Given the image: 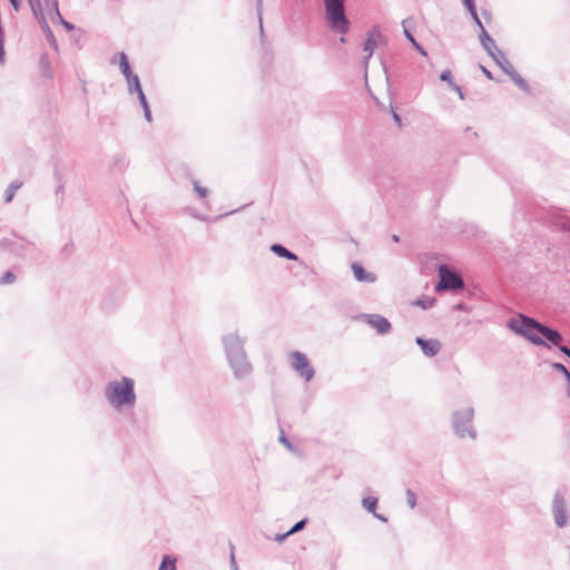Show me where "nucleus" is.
<instances>
[{
	"instance_id": "nucleus-30",
	"label": "nucleus",
	"mask_w": 570,
	"mask_h": 570,
	"mask_svg": "<svg viewBox=\"0 0 570 570\" xmlns=\"http://www.w3.org/2000/svg\"><path fill=\"white\" fill-rule=\"evenodd\" d=\"M138 100H139V104L141 106V108L144 109V116H145V119L150 122L151 121V111H150V108H149V105H148V101H147V98L145 96V94H141L139 97H138Z\"/></svg>"
},
{
	"instance_id": "nucleus-14",
	"label": "nucleus",
	"mask_w": 570,
	"mask_h": 570,
	"mask_svg": "<svg viewBox=\"0 0 570 570\" xmlns=\"http://www.w3.org/2000/svg\"><path fill=\"white\" fill-rule=\"evenodd\" d=\"M351 268H352L355 279L360 283L373 284L377 279V277L374 273L367 272L364 268V266L358 262L352 263Z\"/></svg>"
},
{
	"instance_id": "nucleus-47",
	"label": "nucleus",
	"mask_w": 570,
	"mask_h": 570,
	"mask_svg": "<svg viewBox=\"0 0 570 570\" xmlns=\"http://www.w3.org/2000/svg\"><path fill=\"white\" fill-rule=\"evenodd\" d=\"M56 177L59 180V185L56 189V194H59L63 190V183H62L61 177L59 176L58 171H56Z\"/></svg>"
},
{
	"instance_id": "nucleus-54",
	"label": "nucleus",
	"mask_w": 570,
	"mask_h": 570,
	"mask_svg": "<svg viewBox=\"0 0 570 570\" xmlns=\"http://www.w3.org/2000/svg\"><path fill=\"white\" fill-rule=\"evenodd\" d=\"M482 14H483L484 17H488V18H490V17H491V16H490V13H489L487 10L482 11Z\"/></svg>"
},
{
	"instance_id": "nucleus-49",
	"label": "nucleus",
	"mask_w": 570,
	"mask_h": 570,
	"mask_svg": "<svg viewBox=\"0 0 570 570\" xmlns=\"http://www.w3.org/2000/svg\"><path fill=\"white\" fill-rule=\"evenodd\" d=\"M288 535H291V533H288V531H287V532L283 533V534H277L275 540L278 541V542H283Z\"/></svg>"
},
{
	"instance_id": "nucleus-34",
	"label": "nucleus",
	"mask_w": 570,
	"mask_h": 570,
	"mask_svg": "<svg viewBox=\"0 0 570 570\" xmlns=\"http://www.w3.org/2000/svg\"><path fill=\"white\" fill-rule=\"evenodd\" d=\"M406 502H407V505L411 508V509H414L415 505H416V494L414 493V491H412L411 489H407L406 492Z\"/></svg>"
},
{
	"instance_id": "nucleus-37",
	"label": "nucleus",
	"mask_w": 570,
	"mask_h": 570,
	"mask_svg": "<svg viewBox=\"0 0 570 570\" xmlns=\"http://www.w3.org/2000/svg\"><path fill=\"white\" fill-rule=\"evenodd\" d=\"M440 80L446 81L449 83V86L451 87V83H454L451 70L450 69L443 70L440 75Z\"/></svg>"
},
{
	"instance_id": "nucleus-11",
	"label": "nucleus",
	"mask_w": 570,
	"mask_h": 570,
	"mask_svg": "<svg viewBox=\"0 0 570 570\" xmlns=\"http://www.w3.org/2000/svg\"><path fill=\"white\" fill-rule=\"evenodd\" d=\"M383 40V33L381 32L377 26H374L366 35V39L363 45V50L367 52L364 57V65L367 66L368 60L371 59L374 49L377 47L379 42Z\"/></svg>"
},
{
	"instance_id": "nucleus-23",
	"label": "nucleus",
	"mask_w": 570,
	"mask_h": 570,
	"mask_svg": "<svg viewBox=\"0 0 570 570\" xmlns=\"http://www.w3.org/2000/svg\"><path fill=\"white\" fill-rule=\"evenodd\" d=\"M22 186V181H19V180H14L12 181L6 189V193H4V203L8 204L10 202H12L13 197H14V194L18 189H20Z\"/></svg>"
},
{
	"instance_id": "nucleus-38",
	"label": "nucleus",
	"mask_w": 570,
	"mask_h": 570,
	"mask_svg": "<svg viewBox=\"0 0 570 570\" xmlns=\"http://www.w3.org/2000/svg\"><path fill=\"white\" fill-rule=\"evenodd\" d=\"M56 19L57 22L61 23L67 31H71L75 29V26L71 22L65 20L61 13L59 16H56Z\"/></svg>"
},
{
	"instance_id": "nucleus-41",
	"label": "nucleus",
	"mask_w": 570,
	"mask_h": 570,
	"mask_svg": "<svg viewBox=\"0 0 570 570\" xmlns=\"http://www.w3.org/2000/svg\"><path fill=\"white\" fill-rule=\"evenodd\" d=\"M470 16H471L473 22L478 26V28L481 31L482 28H484V27H483V23H482V21L480 20L479 16H478L476 10L474 12H470Z\"/></svg>"
},
{
	"instance_id": "nucleus-39",
	"label": "nucleus",
	"mask_w": 570,
	"mask_h": 570,
	"mask_svg": "<svg viewBox=\"0 0 570 570\" xmlns=\"http://www.w3.org/2000/svg\"><path fill=\"white\" fill-rule=\"evenodd\" d=\"M278 441L284 444L288 450H293V445L289 440L286 438L284 431L281 429Z\"/></svg>"
},
{
	"instance_id": "nucleus-17",
	"label": "nucleus",
	"mask_w": 570,
	"mask_h": 570,
	"mask_svg": "<svg viewBox=\"0 0 570 570\" xmlns=\"http://www.w3.org/2000/svg\"><path fill=\"white\" fill-rule=\"evenodd\" d=\"M412 20V18H406L402 20L403 33L404 37L410 41V43L417 50L420 55L423 57L428 56V51L416 41L413 33L409 30L407 23Z\"/></svg>"
},
{
	"instance_id": "nucleus-56",
	"label": "nucleus",
	"mask_w": 570,
	"mask_h": 570,
	"mask_svg": "<svg viewBox=\"0 0 570 570\" xmlns=\"http://www.w3.org/2000/svg\"><path fill=\"white\" fill-rule=\"evenodd\" d=\"M568 396H570V389L568 390Z\"/></svg>"
},
{
	"instance_id": "nucleus-44",
	"label": "nucleus",
	"mask_w": 570,
	"mask_h": 570,
	"mask_svg": "<svg viewBox=\"0 0 570 570\" xmlns=\"http://www.w3.org/2000/svg\"><path fill=\"white\" fill-rule=\"evenodd\" d=\"M557 347L566 356L570 355V348L567 345H563V344L559 343V346H557Z\"/></svg>"
},
{
	"instance_id": "nucleus-13",
	"label": "nucleus",
	"mask_w": 570,
	"mask_h": 570,
	"mask_svg": "<svg viewBox=\"0 0 570 570\" xmlns=\"http://www.w3.org/2000/svg\"><path fill=\"white\" fill-rule=\"evenodd\" d=\"M533 324L538 327V333L541 334L546 342H549L554 346H559V343L562 342L563 338L559 331L540 322H533Z\"/></svg>"
},
{
	"instance_id": "nucleus-26",
	"label": "nucleus",
	"mask_w": 570,
	"mask_h": 570,
	"mask_svg": "<svg viewBox=\"0 0 570 570\" xmlns=\"http://www.w3.org/2000/svg\"><path fill=\"white\" fill-rule=\"evenodd\" d=\"M39 66H40V69H41V72L43 76L49 77V78L52 77L50 60H49V57L47 53L41 55V57L39 59Z\"/></svg>"
},
{
	"instance_id": "nucleus-50",
	"label": "nucleus",
	"mask_w": 570,
	"mask_h": 570,
	"mask_svg": "<svg viewBox=\"0 0 570 570\" xmlns=\"http://www.w3.org/2000/svg\"><path fill=\"white\" fill-rule=\"evenodd\" d=\"M455 309L463 311V312L468 311L466 305L464 303H458L455 305Z\"/></svg>"
},
{
	"instance_id": "nucleus-4",
	"label": "nucleus",
	"mask_w": 570,
	"mask_h": 570,
	"mask_svg": "<svg viewBox=\"0 0 570 570\" xmlns=\"http://www.w3.org/2000/svg\"><path fill=\"white\" fill-rule=\"evenodd\" d=\"M533 322L537 321L530 316L520 314L519 318H509L507 326L515 334L523 336L533 345L547 346L550 348V345L540 335H538V327L533 324Z\"/></svg>"
},
{
	"instance_id": "nucleus-19",
	"label": "nucleus",
	"mask_w": 570,
	"mask_h": 570,
	"mask_svg": "<svg viewBox=\"0 0 570 570\" xmlns=\"http://www.w3.org/2000/svg\"><path fill=\"white\" fill-rule=\"evenodd\" d=\"M126 82L129 95L136 94L137 97H139L141 94H144L138 75L134 73L132 76L128 77V79H126Z\"/></svg>"
},
{
	"instance_id": "nucleus-27",
	"label": "nucleus",
	"mask_w": 570,
	"mask_h": 570,
	"mask_svg": "<svg viewBox=\"0 0 570 570\" xmlns=\"http://www.w3.org/2000/svg\"><path fill=\"white\" fill-rule=\"evenodd\" d=\"M436 304V298L431 296H422L414 302V305L420 306L422 309H430Z\"/></svg>"
},
{
	"instance_id": "nucleus-48",
	"label": "nucleus",
	"mask_w": 570,
	"mask_h": 570,
	"mask_svg": "<svg viewBox=\"0 0 570 570\" xmlns=\"http://www.w3.org/2000/svg\"><path fill=\"white\" fill-rule=\"evenodd\" d=\"M480 69L488 79H493L492 72L488 70L484 66L480 65Z\"/></svg>"
},
{
	"instance_id": "nucleus-40",
	"label": "nucleus",
	"mask_w": 570,
	"mask_h": 570,
	"mask_svg": "<svg viewBox=\"0 0 570 570\" xmlns=\"http://www.w3.org/2000/svg\"><path fill=\"white\" fill-rule=\"evenodd\" d=\"M462 2L466 10L469 11V13L474 12L476 10L475 0H462Z\"/></svg>"
},
{
	"instance_id": "nucleus-5",
	"label": "nucleus",
	"mask_w": 570,
	"mask_h": 570,
	"mask_svg": "<svg viewBox=\"0 0 570 570\" xmlns=\"http://www.w3.org/2000/svg\"><path fill=\"white\" fill-rule=\"evenodd\" d=\"M473 416H474L473 407H466V409L453 412L452 426H453L454 433L460 439H464L468 435L472 440H475L476 432H475L474 428L472 426Z\"/></svg>"
},
{
	"instance_id": "nucleus-6",
	"label": "nucleus",
	"mask_w": 570,
	"mask_h": 570,
	"mask_svg": "<svg viewBox=\"0 0 570 570\" xmlns=\"http://www.w3.org/2000/svg\"><path fill=\"white\" fill-rule=\"evenodd\" d=\"M0 249L18 257L27 258L31 256V252L36 249V244L12 233L8 237L0 238Z\"/></svg>"
},
{
	"instance_id": "nucleus-55",
	"label": "nucleus",
	"mask_w": 570,
	"mask_h": 570,
	"mask_svg": "<svg viewBox=\"0 0 570 570\" xmlns=\"http://www.w3.org/2000/svg\"><path fill=\"white\" fill-rule=\"evenodd\" d=\"M340 42H341V43H344V42H345V38H344V37H341V38H340Z\"/></svg>"
},
{
	"instance_id": "nucleus-52",
	"label": "nucleus",
	"mask_w": 570,
	"mask_h": 570,
	"mask_svg": "<svg viewBox=\"0 0 570 570\" xmlns=\"http://www.w3.org/2000/svg\"><path fill=\"white\" fill-rule=\"evenodd\" d=\"M230 559H232V563L235 564V556H234V546L230 544Z\"/></svg>"
},
{
	"instance_id": "nucleus-29",
	"label": "nucleus",
	"mask_w": 570,
	"mask_h": 570,
	"mask_svg": "<svg viewBox=\"0 0 570 570\" xmlns=\"http://www.w3.org/2000/svg\"><path fill=\"white\" fill-rule=\"evenodd\" d=\"M27 1L31 8L33 16L39 20L42 19V17H45V16L42 12L41 1L40 0H27Z\"/></svg>"
},
{
	"instance_id": "nucleus-18",
	"label": "nucleus",
	"mask_w": 570,
	"mask_h": 570,
	"mask_svg": "<svg viewBox=\"0 0 570 570\" xmlns=\"http://www.w3.org/2000/svg\"><path fill=\"white\" fill-rule=\"evenodd\" d=\"M271 250L278 257H282V258H285L288 261H297L298 259V256L294 252L287 249L284 245L278 244V243L273 244L271 246Z\"/></svg>"
},
{
	"instance_id": "nucleus-42",
	"label": "nucleus",
	"mask_w": 570,
	"mask_h": 570,
	"mask_svg": "<svg viewBox=\"0 0 570 570\" xmlns=\"http://www.w3.org/2000/svg\"><path fill=\"white\" fill-rule=\"evenodd\" d=\"M558 227L561 230H569L570 232V218L563 219L560 223H558Z\"/></svg>"
},
{
	"instance_id": "nucleus-31",
	"label": "nucleus",
	"mask_w": 570,
	"mask_h": 570,
	"mask_svg": "<svg viewBox=\"0 0 570 570\" xmlns=\"http://www.w3.org/2000/svg\"><path fill=\"white\" fill-rule=\"evenodd\" d=\"M552 368L557 372H559L560 374H562L569 385V389H570V372L569 370L562 364V363H559V362H554L552 363Z\"/></svg>"
},
{
	"instance_id": "nucleus-46",
	"label": "nucleus",
	"mask_w": 570,
	"mask_h": 570,
	"mask_svg": "<svg viewBox=\"0 0 570 570\" xmlns=\"http://www.w3.org/2000/svg\"><path fill=\"white\" fill-rule=\"evenodd\" d=\"M392 117H393V119H394L395 124H396L399 127H401V126H402V119H401V116H400L396 111H394L393 109H392Z\"/></svg>"
},
{
	"instance_id": "nucleus-53",
	"label": "nucleus",
	"mask_w": 570,
	"mask_h": 570,
	"mask_svg": "<svg viewBox=\"0 0 570 570\" xmlns=\"http://www.w3.org/2000/svg\"><path fill=\"white\" fill-rule=\"evenodd\" d=\"M392 240H393L394 243H399V242H400V237H399V235L393 234V235H392Z\"/></svg>"
},
{
	"instance_id": "nucleus-7",
	"label": "nucleus",
	"mask_w": 570,
	"mask_h": 570,
	"mask_svg": "<svg viewBox=\"0 0 570 570\" xmlns=\"http://www.w3.org/2000/svg\"><path fill=\"white\" fill-rule=\"evenodd\" d=\"M439 283L435 286L438 292L451 291L456 292L464 286L462 277L454 271H451L445 265L439 267Z\"/></svg>"
},
{
	"instance_id": "nucleus-22",
	"label": "nucleus",
	"mask_w": 570,
	"mask_h": 570,
	"mask_svg": "<svg viewBox=\"0 0 570 570\" xmlns=\"http://www.w3.org/2000/svg\"><path fill=\"white\" fill-rule=\"evenodd\" d=\"M256 10H257V17H258V23H259V38H261L262 45L264 46L266 36H265L264 28H263V0L256 1Z\"/></svg>"
},
{
	"instance_id": "nucleus-25",
	"label": "nucleus",
	"mask_w": 570,
	"mask_h": 570,
	"mask_svg": "<svg viewBox=\"0 0 570 570\" xmlns=\"http://www.w3.org/2000/svg\"><path fill=\"white\" fill-rule=\"evenodd\" d=\"M176 562L177 559L174 556L165 554L158 570H177Z\"/></svg>"
},
{
	"instance_id": "nucleus-10",
	"label": "nucleus",
	"mask_w": 570,
	"mask_h": 570,
	"mask_svg": "<svg viewBox=\"0 0 570 570\" xmlns=\"http://www.w3.org/2000/svg\"><path fill=\"white\" fill-rule=\"evenodd\" d=\"M552 513L556 525L559 528H563L567 524L568 514L566 501L563 494L560 491H557L554 493L552 502Z\"/></svg>"
},
{
	"instance_id": "nucleus-8",
	"label": "nucleus",
	"mask_w": 570,
	"mask_h": 570,
	"mask_svg": "<svg viewBox=\"0 0 570 570\" xmlns=\"http://www.w3.org/2000/svg\"><path fill=\"white\" fill-rule=\"evenodd\" d=\"M291 358L293 370L304 377L306 382L314 377L315 371L304 353L295 351L291 354Z\"/></svg>"
},
{
	"instance_id": "nucleus-51",
	"label": "nucleus",
	"mask_w": 570,
	"mask_h": 570,
	"mask_svg": "<svg viewBox=\"0 0 570 570\" xmlns=\"http://www.w3.org/2000/svg\"><path fill=\"white\" fill-rule=\"evenodd\" d=\"M373 515H374V518H376L380 521H383V522L387 521V519L383 514L374 512Z\"/></svg>"
},
{
	"instance_id": "nucleus-9",
	"label": "nucleus",
	"mask_w": 570,
	"mask_h": 570,
	"mask_svg": "<svg viewBox=\"0 0 570 570\" xmlns=\"http://www.w3.org/2000/svg\"><path fill=\"white\" fill-rule=\"evenodd\" d=\"M358 320L365 322L370 327L376 331L379 335H385L391 332V322L380 314L362 313L357 316Z\"/></svg>"
},
{
	"instance_id": "nucleus-12",
	"label": "nucleus",
	"mask_w": 570,
	"mask_h": 570,
	"mask_svg": "<svg viewBox=\"0 0 570 570\" xmlns=\"http://www.w3.org/2000/svg\"><path fill=\"white\" fill-rule=\"evenodd\" d=\"M415 343L420 346L422 353L428 357L435 356L442 347V344L436 338H423L417 336Z\"/></svg>"
},
{
	"instance_id": "nucleus-43",
	"label": "nucleus",
	"mask_w": 570,
	"mask_h": 570,
	"mask_svg": "<svg viewBox=\"0 0 570 570\" xmlns=\"http://www.w3.org/2000/svg\"><path fill=\"white\" fill-rule=\"evenodd\" d=\"M451 88L459 95L460 99H464L462 88L458 83H451Z\"/></svg>"
},
{
	"instance_id": "nucleus-20",
	"label": "nucleus",
	"mask_w": 570,
	"mask_h": 570,
	"mask_svg": "<svg viewBox=\"0 0 570 570\" xmlns=\"http://www.w3.org/2000/svg\"><path fill=\"white\" fill-rule=\"evenodd\" d=\"M119 69L121 73L124 75L125 79H128V77L134 75V71L131 70L128 57L125 52H119Z\"/></svg>"
},
{
	"instance_id": "nucleus-32",
	"label": "nucleus",
	"mask_w": 570,
	"mask_h": 570,
	"mask_svg": "<svg viewBox=\"0 0 570 570\" xmlns=\"http://www.w3.org/2000/svg\"><path fill=\"white\" fill-rule=\"evenodd\" d=\"M194 191L197 194L199 198H205L208 195V189L200 186L198 180H193Z\"/></svg>"
},
{
	"instance_id": "nucleus-57",
	"label": "nucleus",
	"mask_w": 570,
	"mask_h": 570,
	"mask_svg": "<svg viewBox=\"0 0 570 570\" xmlns=\"http://www.w3.org/2000/svg\"><path fill=\"white\" fill-rule=\"evenodd\" d=\"M236 570H238V568L236 567Z\"/></svg>"
},
{
	"instance_id": "nucleus-45",
	"label": "nucleus",
	"mask_w": 570,
	"mask_h": 570,
	"mask_svg": "<svg viewBox=\"0 0 570 570\" xmlns=\"http://www.w3.org/2000/svg\"><path fill=\"white\" fill-rule=\"evenodd\" d=\"M14 11H19L21 8V0H9Z\"/></svg>"
},
{
	"instance_id": "nucleus-2",
	"label": "nucleus",
	"mask_w": 570,
	"mask_h": 570,
	"mask_svg": "<svg viewBox=\"0 0 570 570\" xmlns=\"http://www.w3.org/2000/svg\"><path fill=\"white\" fill-rule=\"evenodd\" d=\"M104 396L114 410L132 409L137 401L134 379L121 376L120 380L108 382L104 390Z\"/></svg>"
},
{
	"instance_id": "nucleus-1",
	"label": "nucleus",
	"mask_w": 570,
	"mask_h": 570,
	"mask_svg": "<svg viewBox=\"0 0 570 570\" xmlns=\"http://www.w3.org/2000/svg\"><path fill=\"white\" fill-rule=\"evenodd\" d=\"M225 355L233 375L237 380H243L250 375L253 366L247 358L245 351V338H242L236 332L223 336Z\"/></svg>"
},
{
	"instance_id": "nucleus-15",
	"label": "nucleus",
	"mask_w": 570,
	"mask_h": 570,
	"mask_svg": "<svg viewBox=\"0 0 570 570\" xmlns=\"http://www.w3.org/2000/svg\"><path fill=\"white\" fill-rule=\"evenodd\" d=\"M491 58L507 76L515 70L502 50H497L494 55L491 56Z\"/></svg>"
},
{
	"instance_id": "nucleus-24",
	"label": "nucleus",
	"mask_w": 570,
	"mask_h": 570,
	"mask_svg": "<svg viewBox=\"0 0 570 570\" xmlns=\"http://www.w3.org/2000/svg\"><path fill=\"white\" fill-rule=\"evenodd\" d=\"M40 23L42 26V29L45 30L46 32V37H47V40L50 42V45L52 46V48L55 50H58V43H57V40L53 36V32L51 31L47 20L45 17H42V19H40Z\"/></svg>"
},
{
	"instance_id": "nucleus-28",
	"label": "nucleus",
	"mask_w": 570,
	"mask_h": 570,
	"mask_svg": "<svg viewBox=\"0 0 570 570\" xmlns=\"http://www.w3.org/2000/svg\"><path fill=\"white\" fill-rule=\"evenodd\" d=\"M377 498L366 497L362 500V507L370 513L376 512L377 508Z\"/></svg>"
},
{
	"instance_id": "nucleus-3",
	"label": "nucleus",
	"mask_w": 570,
	"mask_h": 570,
	"mask_svg": "<svg viewBox=\"0 0 570 570\" xmlns=\"http://www.w3.org/2000/svg\"><path fill=\"white\" fill-rule=\"evenodd\" d=\"M324 19L331 31L338 35H346L350 31L351 22L345 12L346 0H323Z\"/></svg>"
},
{
	"instance_id": "nucleus-36",
	"label": "nucleus",
	"mask_w": 570,
	"mask_h": 570,
	"mask_svg": "<svg viewBox=\"0 0 570 570\" xmlns=\"http://www.w3.org/2000/svg\"><path fill=\"white\" fill-rule=\"evenodd\" d=\"M306 523H307V519H302V520L297 521V522H296V523H295V524H294V525L288 530V533L294 534V533H296V532L302 531V530L305 528Z\"/></svg>"
},
{
	"instance_id": "nucleus-35",
	"label": "nucleus",
	"mask_w": 570,
	"mask_h": 570,
	"mask_svg": "<svg viewBox=\"0 0 570 570\" xmlns=\"http://www.w3.org/2000/svg\"><path fill=\"white\" fill-rule=\"evenodd\" d=\"M48 6H51V19L55 21L56 16L60 14L58 0H45Z\"/></svg>"
},
{
	"instance_id": "nucleus-16",
	"label": "nucleus",
	"mask_w": 570,
	"mask_h": 570,
	"mask_svg": "<svg viewBox=\"0 0 570 570\" xmlns=\"http://www.w3.org/2000/svg\"><path fill=\"white\" fill-rule=\"evenodd\" d=\"M479 39H480V43H481L482 48L487 51V53L490 57L492 55H494V52L497 50H500L497 47L495 41L492 39V37L485 30V28H482V30L480 31Z\"/></svg>"
},
{
	"instance_id": "nucleus-33",
	"label": "nucleus",
	"mask_w": 570,
	"mask_h": 570,
	"mask_svg": "<svg viewBox=\"0 0 570 570\" xmlns=\"http://www.w3.org/2000/svg\"><path fill=\"white\" fill-rule=\"evenodd\" d=\"M14 282H16V275L11 271L6 272L0 278V285H8V284H12Z\"/></svg>"
},
{
	"instance_id": "nucleus-21",
	"label": "nucleus",
	"mask_w": 570,
	"mask_h": 570,
	"mask_svg": "<svg viewBox=\"0 0 570 570\" xmlns=\"http://www.w3.org/2000/svg\"><path fill=\"white\" fill-rule=\"evenodd\" d=\"M509 77L523 92L528 95L531 92L530 86L517 70L511 72Z\"/></svg>"
}]
</instances>
